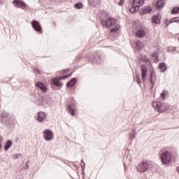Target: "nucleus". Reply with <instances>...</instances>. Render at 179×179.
<instances>
[{"mask_svg": "<svg viewBox=\"0 0 179 179\" xmlns=\"http://www.w3.org/2000/svg\"><path fill=\"white\" fill-rule=\"evenodd\" d=\"M82 61H85L83 64H86V62H90L92 65L94 64H101L103 61H104V56L101 54V52H90L83 58L82 55H80L75 59L76 62H82Z\"/></svg>", "mask_w": 179, "mask_h": 179, "instance_id": "f257e3e1", "label": "nucleus"}, {"mask_svg": "<svg viewBox=\"0 0 179 179\" xmlns=\"http://www.w3.org/2000/svg\"><path fill=\"white\" fill-rule=\"evenodd\" d=\"M101 23L102 24V26L105 27H114L110 29V32L111 33H115V31H118V29H120V25H118L117 21V20L114 19V18H108L107 20H101Z\"/></svg>", "mask_w": 179, "mask_h": 179, "instance_id": "f03ea898", "label": "nucleus"}, {"mask_svg": "<svg viewBox=\"0 0 179 179\" xmlns=\"http://www.w3.org/2000/svg\"><path fill=\"white\" fill-rule=\"evenodd\" d=\"M152 107L159 113H170V106L167 103H162L159 101H152Z\"/></svg>", "mask_w": 179, "mask_h": 179, "instance_id": "7ed1b4c3", "label": "nucleus"}, {"mask_svg": "<svg viewBox=\"0 0 179 179\" xmlns=\"http://www.w3.org/2000/svg\"><path fill=\"white\" fill-rule=\"evenodd\" d=\"M160 157L161 162L164 166L166 164H170V163L173 162V157L171 156V153L169 151L162 152Z\"/></svg>", "mask_w": 179, "mask_h": 179, "instance_id": "20e7f679", "label": "nucleus"}, {"mask_svg": "<svg viewBox=\"0 0 179 179\" xmlns=\"http://www.w3.org/2000/svg\"><path fill=\"white\" fill-rule=\"evenodd\" d=\"M71 103L68 105L67 111L69 114H71L72 115V117H75V115H76V104H75V99L71 98Z\"/></svg>", "mask_w": 179, "mask_h": 179, "instance_id": "39448f33", "label": "nucleus"}, {"mask_svg": "<svg viewBox=\"0 0 179 179\" xmlns=\"http://www.w3.org/2000/svg\"><path fill=\"white\" fill-rule=\"evenodd\" d=\"M43 136L45 141L50 142L54 139V132L50 129H45L43 132Z\"/></svg>", "mask_w": 179, "mask_h": 179, "instance_id": "423d86ee", "label": "nucleus"}, {"mask_svg": "<svg viewBox=\"0 0 179 179\" xmlns=\"http://www.w3.org/2000/svg\"><path fill=\"white\" fill-rule=\"evenodd\" d=\"M137 170L139 173H146L149 170V162H142L139 165L137 166Z\"/></svg>", "mask_w": 179, "mask_h": 179, "instance_id": "0eeeda50", "label": "nucleus"}, {"mask_svg": "<svg viewBox=\"0 0 179 179\" xmlns=\"http://www.w3.org/2000/svg\"><path fill=\"white\" fill-rule=\"evenodd\" d=\"M38 104L39 106H43V107H47V106H50L51 104V102L48 100V98L44 97V96H41L38 99Z\"/></svg>", "mask_w": 179, "mask_h": 179, "instance_id": "6e6552de", "label": "nucleus"}, {"mask_svg": "<svg viewBox=\"0 0 179 179\" xmlns=\"http://www.w3.org/2000/svg\"><path fill=\"white\" fill-rule=\"evenodd\" d=\"M141 75H142V80L143 83L146 82L147 76H148V67L145 64H142L141 66Z\"/></svg>", "mask_w": 179, "mask_h": 179, "instance_id": "1a4fd4ad", "label": "nucleus"}, {"mask_svg": "<svg viewBox=\"0 0 179 179\" xmlns=\"http://www.w3.org/2000/svg\"><path fill=\"white\" fill-rule=\"evenodd\" d=\"M45 118H47V113L45 112L40 111L37 113L36 121L38 122L45 121Z\"/></svg>", "mask_w": 179, "mask_h": 179, "instance_id": "9d476101", "label": "nucleus"}, {"mask_svg": "<svg viewBox=\"0 0 179 179\" xmlns=\"http://www.w3.org/2000/svg\"><path fill=\"white\" fill-rule=\"evenodd\" d=\"M31 26L38 33H42L43 30L41 29V24H40V22H38L37 20L32 21Z\"/></svg>", "mask_w": 179, "mask_h": 179, "instance_id": "9b49d317", "label": "nucleus"}, {"mask_svg": "<svg viewBox=\"0 0 179 179\" xmlns=\"http://www.w3.org/2000/svg\"><path fill=\"white\" fill-rule=\"evenodd\" d=\"M29 96L32 103H36V101L38 103V99L41 97V96H40L38 93H36V92H29Z\"/></svg>", "mask_w": 179, "mask_h": 179, "instance_id": "f8f14e48", "label": "nucleus"}, {"mask_svg": "<svg viewBox=\"0 0 179 179\" xmlns=\"http://www.w3.org/2000/svg\"><path fill=\"white\" fill-rule=\"evenodd\" d=\"M51 85L53 86H57V87H62L63 84L59 81V79L57 78H52L51 80Z\"/></svg>", "mask_w": 179, "mask_h": 179, "instance_id": "ddd939ff", "label": "nucleus"}, {"mask_svg": "<svg viewBox=\"0 0 179 179\" xmlns=\"http://www.w3.org/2000/svg\"><path fill=\"white\" fill-rule=\"evenodd\" d=\"M76 83H78V78L74 77V78H71L70 80V81H69L66 83V87H68L69 89H71V87H73V86H75V85H76Z\"/></svg>", "mask_w": 179, "mask_h": 179, "instance_id": "4468645a", "label": "nucleus"}, {"mask_svg": "<svg viewBox=\"0 0 179 179\" xmlns=\"http://www.w3.org/2000/svg\"><path fill=\"white\" fill-rule=\"evenodd\" d=\"M36 86L38 89H41V90L42 92H43V93H45L48 90V89L47 88V86H45V85H44V83H43L40 81L36 82Z\"/></svg>", "mask_w": 179, "mask_h": 179, "instance_id": "2eb2a0df", "label": "nucleus"}, {"mask_svg": "<svg viewBox=\"0 0 179 179\" xmlns=\"http://www.w3.org/2000/svg\"><path fill=\"white\" fill-rule=\"evenodd\" d=\"M13 3L14 5H15V6H17V8H26V3H24V1H20V0H14L13 1Z\"/></svg>", "mask_w": 179, "mask_h": 179, "instance_id": "dca6fc26", "label": "nucleus"}, {"mask_svg": "<svg viewBox=\"0 0 179 179\" xmlns=\"http://www.w3.org/2000/svg\"><path fill=\"white\" fill-rule=\"evenodd\" d=\"M145 3V0H134L133 5L139 10V8Z\"/></svg>", "mask_w": 179, "mask_h": 179, "instance_id": "f3484780", "label": "nucleus"}, {"mask_svg": "<svg viewBox=\"0 0 179 179\" xmlns=\"http://www.w3.org/2000/svg\"><path fill=\"white\" fill-rule=\"evenodd\" d=\"M160 20H162V15H160V14H157L152 17V22L155 24H160Z\"/></svg>", "mask_w": 179, "mask_h": 179, "instance_id": "a211bd4d", "label": "nucleus"}, {"mask_svg": "<svg viewBox=\"0 0 179 179\" xmlns=\"http://www.w3.org/2000/svg\"><path fill=\"white\" fill-rule=\"evenodd\" d=\"M12 145H13V141H12V140H7L4 145V150L8 152V149L12 148Z\"/></svg>", "mask_w": 179, "mask_h": 179, "instance_id": "6ab92c4d", "label": "nucleus"}, {"mask_svg": "<svg viewBox=\"0 0 179 179\" xmlns=\"http://www.w3.org/2000/svg\"><path fill=\"white\" fill-rule=\"evenodd\" d=\"M167 64L164 62H162L158 65V69H162L161 72H162V73H164V72L167 71Z\"/></svg>", "mask_w": 179, "mask_h": 179, "instance_id": "aec40b11", "label": "nucleus"}, {"mask_svg": "<svg viewBox=\"0 0 179 179\" xmlns=\"http://www.w3.org/2000/svg\"><path fill=\"white\" fill-rule=\"evenodd\" d=\"M137 37L142 38L146 36V31L145 29H141L136 32Z\"/></svg>", "mask_w": 179, "mask_h": 179, "instance_id": "412c9836", "label": "nucleus"}, {"mask_svg": "<svg viewBox=\"0 0 179 179\" xmlns=\"http://www.w3.org/2000/svg\"><path fill=\"white\" fill-rule=\"evenodd\" d=\"M135 138H136V131L135 130V129H133L129 134L130 142H132L134 139H135Z\"/></svg>", "mask_w": 179, "mask_h": 179, "instance_id": "4be33fe9", "label": "nucleus"}, {"mask_svg": "<svg viewBox=\"0 0 179 179\" xmlns=\"http://www.w3.org/2000/svg\"><path fill=\"white\" fill-rule=\"evenodd\" d=\"M165 3H166L163 0L158 1L157 3L156 9L157 10L163 9Z\"/></svg>", "mask_w": 179, "mask_h": 179, "instance_id": "5701e85b", "label": "nucleus"}, {"mask_svg": "<svg viewBox=\"0 0 179 179\" xmlns=\"http://www.w3.org/2000/svg\"><path fill=\"white\" fill-rule=\"evenodd\" d=\"M140 61H141V62H145L146 63H149V64L152 66H153V65H152V63L150 62V59H148V56L145 55L144 57H141L140 58Z\"/></svg>", "mask_w": 179, "mask_h": 179, "instance_id": "b1692460", "label": "nucleus"}, {"mask_svg": "<svg viewBox=\"0 0 179 179\" xmlns=\"http://www.w3.org/2000/svg\"><path fill=\"white\" fill-rule=\"evenodd\" d=\"M155 76H156V72H155V68H153V66H152L150 69L149 82L154 80L153 78H155Z\"/></svg>", "mask_w": 179, "mask_h": 179, "instance_id": "393cba45", "label": "nucleus"}, {"mask_svg": "<svg viewBox=\"0 0 179 179\" xmlns=\"http://www.w3.org/2000/svg\"><path fill=\"white\" fill-rule=\"evenodd\" d=\"M136 79L138 85L142 84V80H141V75L139 74V72H136Z\"/></svg>", "mask_w": 179, "mask_h": 179, "instance_id": "a878e982", "label": "nucleus"}, {"mask_svg": "<svg viewBox=\"0 0 179 179\" xmlns=\"http://www.w3.org/2000/svg\"><path fill=\"white\" fill-rule=\"evenodd\" d=\"M138 10H139V9H138L135 6L133 5V6L131 8H129V12L130 13H135L136 12H138Z\"/></svg>", "mask_w": 179, "mask_h": 179, "instance_id": "bb28decb", "label": "nucleus"}, {"mask_svg": "<svg viewBox=\"0 0 179 179\" xmlns=\"http://www.w3.org/2000/svg\"><path fill=\"white\" fill-rule=\"evenodd\" d=\"M81 169L83 174H85V169H86V164L83 159L81 160Z\"/></svg>", "mask_w": 179, "mask_h": 179, "instance_id": "cd10ccee", "label": "nucleus"}, {"mask_svg": "<svg viewBox=\"0 0 179 179\" xmlns=\"http://www.w3.org/2000/svg\"><path fill=\"white\" fill-rule=\"evenodd\" d=\"M179 22V17H173L171 19L169 23H178Z\"/></svg>", "mask_w": 179, "mask_h": 179, "instance_id": "c85d7f7f", "label": "nucleus"}, {"mask_svg": "<svg viewBox=\"0 0 179 179\" xmlns=\"http://www.w3.org/2000/svg\"><path fill=\"white\" fill-rule=\"evenodd\" d=\"M133 48H134V50H137V51H138L140 52L141 51H142V50H143V46L136 45V46H133Z\"/></svg>", "mask_w": 179, "mask_h": 179, "instance_id": "c756f323", "label": "nucleus"}, {"mask_svg": "<svg viewBox=\"0 0 179 179\" xmlns=\"http://www.w3.org/2000/svg\"><path fill=\"white\" fill-rule=\"evenodd\" d=\"M74 6L76 9H82L83 8V4L82 3H77Z\"/></svg>", "mask_w": 179, "mask_h": 179, "instance_id": "7c9ffc66", "label": "nucleus"}, {"mask_svg": "<svg viewBox=\"0 0 179 179\" xmlns=\"http://www.w3.org/2000/svg\"><path fill=\"white\" fill-rule=\"evenodd\" d=\"M143 12L144 13H150V12H152V7H145Z\"/></svg>", "mask_w": 179, "mask_h": 179, "instance_id": "2f4dec72", "label": "nucleus"}, {"mask_svg": "<svg viewBox=\"0 0 179 179\" xmlns=\"http://www.w3.org/2000/svg\"><path fill=\"white\" fill-rule=\"evenodd\" d=\"M172 15H176L177 13H179V7H175L172 11H171Z\"/></svg>", "mask_w": 179, "mask_h": 179, "instance_id": "473e14b6", "label": "nucleus"}, {"mask_svg": "<svg viewBox=\"0 0 179 179\" xmlns=\"http://www.w3.org/2000/svg\"><path fill=\"white\" fill-rule=\"evenodd\" d=\"M34 73H35V75H41V71H40V69H34Z\"/></svg>", "mask_w": 179, "mask_h": 179, "instance_id": "72a5a7b5", "label": "nucleus"}, {"mask_svg": "<svg viewBox=\"0 0 179 179\" xmlns=\"http://www.w3.org/2000/svg\"><path fill=\"white\" fill-rule=\"evenodd\" d=\"M152 57L157 60V59H159V53L155 51L152 54Z\"/></svg>", "mask_w": 179, "mask_h": 179, "instance_id": "f704fd0d", "label": "nucleus"}, {"mask_svg": "<svg viewBox=\"0 0 179 179\" xmlns=\"http://www.w3.org/2000/svg\"><path fill=\"white\" fill-rule=\"evenodd\" d=\"M29 161H27V162H26L25 166L23 168L24 170H29Z\"/></svg>", "mask_w": 179, "mask_h": 179, "instance_id": "c9c22d12", "label": "nucleus"}, {"mask_svg": "<svg viewBox=\"0 0 179 179\" xmlns=\"http://www.w3.org/2000/svg\"><path fill=\"white\" fill-rule=\"evenodd\" d=\"M161 97H162V100H164V99H166V93L165 92H162L161 93Z\"/></svg>", "mask_w": 179, "mask_h": 179, "instance_id": "e433bc0d", "label": "nucleus"}, {"mask_svg": "<svg viewBox=\"0 0 179 179\" xmlns=\"http://www.w3.org/2000/svg\"><path fill=\"white\" fill-rule=\"evenodd\" d=\"M177 48H173L172 50H170V48H168V52H170L171 51V52H174V51H176Z\"/></svg>", "mask_w": 179, "mask_h": 179, "instance_id": "4c0bfd02", "label": "nucleus"}, {"mask_svg": "<svg viewBox=\"0 0 179 179\" xmlns=\"http://www.w3.org/2000/svg\"><path fill=\"white\" fill-rule=\"evenodd\" d=\"M8 116L9 115L8 113L1 115V120H3V118H8Z\"/></svg>", "mask_w": 179, "mask_h": 179, "instance_id": "58836bf2", "label": "nucleus"}, {"mask_svg": "<svg viewBox=\"0 0 179 179\" xmlns=\"http://www.w3.org/2000/svg\"><path fill=\"white\" fill-rule=\"evenodd\" d=\"M151 83V86H155V83H156V77H155V80L152 81H150Z\"/></svg>", "mask_w": 179, "mask_h": 179, "instance_id": "ea45409f", "label": "nucleus"}, {"mask_svg": "<svg viewBox=\"0 0 179 179\" xmlns=\"http://www.w3.org/2000/svg\"><path fill=\"white\" fill-rule=\"evenodd\" d=\"M124 2H125V0H120L119 6H122V5H124Z\"/></svg>", "mask_w": 179, "mask_h": 179, "instance_id": "a19ab883", "label": "nucleus"}, {"mask_svg": "<svg viewBox=\"0 0 179 179\" xmlns=\"http://www.w3.org/2000/svg\"><path fill=\"white\" fill-rule=\"evenodd\" d=\"M71 71V69H66L63 70V73H68Z\"/></svg>", "mask_w": 179, "mask_h": 179, "instance_id": "79ce46f5", "label": "nucleus"}, {"mask_svg": "<svg viewBox=\"0 0 179 179\" xmlns=\"http://www.w3.org/2000/svg\"><path fill=\"white\" fill-rule=\"evenodd\" d=\"M17 157H19V154H14L13 155V159H17Z\"/></svg>", "mask_w": 179, "mask_h": 179, "instance_id": "37998d69", "label": "nucleus"}, {"mask_svg": "<svg viewBox=\"0 0 179 179\" xmlns=\"http://www.w3.org/2000/svg\"><path fill=\"white\" fill-rule=\"evenodd\" d=\"M58 87H57V86H55V85H52V89L53 90H58Z\"/></svg>", "mask_w": 179, "mask_h": 179, "instance_id": "c03bdc74", "label": "nucleus"}, {"mask_svg": "<svg viewBox=\"0 0 179 179\" xmlns=\"http://www.w3.org/2000/svg\"><path fill=\"white\" fill-rule=\"evenodd\" d=\"M127 159H128V155L124 157V158H123L124 163H125V162H127Z\"/></svg>", "mask_w": 179, "mask_h": 179, "instance_id": "a18cd8bd", "label": "nucleus"}, {"mask_svg": "<svg viewBox=\"0 0 179 179\" xmlns=\"http://www.w3.org/2000/svg\"><path fill=\"white\" fill-rule=\"evenodd\" d=\"M59 80H65V78H64V76H60V77L59 78Z\"/></svg>", "mask_w": 179, "mask_h": 179, "instance_id": "49530a36", "label": "nucleus"}, {"mask_svg": "<svg viewBox=\"0 0 179 179\" xmlns=\"http://www.w3.org/2000/svg\"><path fill=\"white\" fill-rule=\"evenodd\" d=\"M157 62H159V58H158V59H155L154 60V63H155V64H157Z\"/></svg>", "mask_w": 179, "mask_h": 179, "instance_id": "de8ad7c7", "label": "nucleus"}, {"mask_svg": "<svg viewBox=\"0 0 179 179\" xmlns=\"http://www.w3.org/2000/svg\"><path fill=\"white\" fill-rule=\"evenodd\" d=\"M63 76H64V80H66V79H68V78H69V77L68 76V75Z\"/></svg>", "mask_w": 179, "mask_h": 179, "instance_id": "09e8293b", "label": "nucleus"}, {"mask_svg": "<svg viewBox=\"0 0 179 179\" xmlns=\"http://www.w3.org/2000/svg\"><path fill=\"white\" fill-rule=\"evenodd\" d=\"M1 149H2V143H1V140L0 138V150H1Z\"/></svg>", "mask_w": 179, "mask_h": 179, "instance_id": "8fccbe9b", "label": "nucleus"}, {"mask_svg": "<svg viewBox=\"0 0 179 179\" xmlns=\"http://www.w3.org/2000/svg\"><path fill=\"white\" fill-rule=\"evenodd\" d=\"M73 73H71L68 74L67 76H69V78H71V76H72Z\"/></svg>", "mask_w": 179, "mask_h": 179, "instance_id": "3c124183", "label": "nucleus"}, {"mask_svg": "<svg viewBox=\"0 0 179 179\" xmlns=\"http://www.w3.org/2000/svg\"><path fill=\"white\" fill-rule=\"evenodd\" d=\"M19 141H20L19 138H17L15 139L16 143H17L19 142Z\"/></svg>", "mask_w": 179, "mask_h": 179, "instance_id": "603ef678", "label": "nucleus"}, {"mask_svg": "<svg viewBox=\"0 0 179 179\" xmlns=\"http://www.w3.org/2000/svg\"><path fill=\"white\" fill-rule=\"evenodd\" d=\"M153 85H151L150 90H153Z\"/></svg>", "mask_w": 179, "mask_h": 179, "instance_id": "864d4df0", "label": "nucleus"}, {"mask_svg": "<svg viewBox=\"0 0 179 179\" xmlns=\"http://www.w3.org/2000/svg\"><path fill=\"white\" fill-rule=\"evenodd\" d=\"M144 86H146V85H145V83H143Z\"/></svg>", "mask_w": 179, "mask_h": 179, "instance_id": "5fc2aeb1", "label": "nucleus"}, {"mask_svg": "<svg viewBox=\"0 0 179 179\" xmlns=\"http://www.w3.org/2000/svg\"><path fill=\"white\" fill-rule=\"evenodd\" d=\"M124 169H125V164H124Z\"/></svg>", "mask_w": 179, "mask_h": 179, "instance_id": "6e6d98bb", "label": "nucleus"}, {"mask_svg": "<svg viewBox=\"0 0 179 179\" xmlns=\"http://www.w3.org/2000/svg\"><path fill=\"white\" fill-rule=\"evenodd\" d=\"M76 167H77V168H78V165H76Z\"/></svg>", "mask_w": 179, "mask_h": 179, "instance_id": "4d7b16f0", "label": "nucleus"}, {"mask_svg": "<svg viewBox=\"0 0 179 179\" xmlns=\"http://www.w3.org/2000/svg\"><path fill=\"white\" fill-rule=\"evenodd\" d=\"M0 101H1V99H0Z\"/></svg>", "mask_w": 179, "mask_h": 179, "instance_id": "13d9d810", "label": "nucleus"}]
</instances>
